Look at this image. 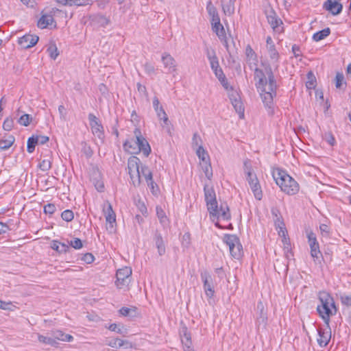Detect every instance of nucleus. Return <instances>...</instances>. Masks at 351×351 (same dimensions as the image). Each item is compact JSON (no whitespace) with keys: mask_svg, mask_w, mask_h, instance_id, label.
I'll list each match as a JSON object with an SVG mask.
<instances>
[{"mask_svg":"<svg viewBox=\"0 0 351 351\" xmlns=\"http://www.w3.org/2000/svg\"><path fill=\"white\" fill-rule=\"evenodd\" d=\"M82 152L86 155L87 158H90L93 156V152L90 147L87 145L86 143L83 142L82 143Z\"/></svg>","mask_w":351,"mask_h":351,"instance_id":"864d4df0","label":"nucleus"},{"mask_svg":"<svg viewBox=\"0 0 351 351\" xmlns=\"http://www.w3.org/2000/svg\"><path fill=\"white\" fill-rule=\"evenodd\" d=\"M47 52L51 59L56 60L59 55L58 48L55 44L51 45L48 49Z\"/></svg>","mask_w":351,"mask_h":351,"instance_id":"79ce46f5","label":"nucleus"},{"mask_svg":"<svg viewBox=\"0 0 351 351\" xmlns=\"http://www.w3.org/2000/svg\"><path fill=\"white\" fill-rule=\"evenodd\" d=\"M38 339L40 342L43 343L45 344L50 345L55 348H58L59 346V343L56 341L55 337H45L43 335H38Z\"/></svg>","mask_w":351,"mask_h":351,"instance_id":"2f4dec72","label":"nucleus"},{"mask_svg":"<svg viewBox=\"0 0 351 351\" xmlns=\"http://www.w3.org/2000/svg\"><path fill=\"white\" fill-rule=\"evenodd\" d=\"M341 0H326L323 4V9L328 11L332 15L339 14L343 10V5Z\"/></svg>","mask_w":351,"mask_h":351,"instance_id":"4468645a","label":"nucleus"},{"mask_svg":"<svg viewBox=\"0 0 351 351\" xmlns=\"http://www.w3.org/2000/svg\"><path fill=\"white\" fill-rule=\"evenodd\" d=\"M51 167V163L49 160L44 159L39 163V167L42 171H48Z\"/></svg>","mask_w":351,"mask_h":351,"instance_id":"13d9d810","label":"nucleus"},{"mask_svg":"<svg viewBox=\"0 0 351 351\" xmlns=\"http://www.w3.org/2000/svg\"><path fill=\"white\" fill-rule=\"evenodd\" d=\"M69 247L71 246L74 249L79 250L83 247L82 240L79 238H75L69 243Z\"/></svg>","mask_w":351,"mask_h":351,"instance_id":"603ef678","label":"nucleus"},{"mask_svg":"<svg viewBox=\"0 0 351 351\" xmlns=\"http://www.w3.org/2000/svg\"><path fill=\"white\" fill-rule=\"evenodd\" d=\"M159 99L157 97H154L153 99V107L157 114L158 117L163 121L162 125L164 127L169 124V121L164 108L162 106H159Z\"/></svg>","mask_w":351,"mask_h":351,"instance_id":"f3484780","label":"nucleus"},{"mask_svg":"<svg viewBox=\"0 0 351 351\" xmlns=\"http://www.w3.org/2000/svg\"><path fill=\"white\" fill-rule=\"evenodd\" d=\"M205 53L209 62L212 61L213 60H215L216 58H218L216 55L215 49H210L207 46L205 48Z\"/></svg>","mask_w":351,"mask_h":351,"instance_id":"09e8293b","label":"nucleus"},{"mask_svg":"<svg viewBox=\"0 0 351 351\" xmlns=\"http://www.w3.org/2000/svg\"><path fill=\"white\" fill-rule=\"evenodd\" d=\"M82 260L87 264H90L94 261L95 257L91 253H86L83 255Z\"/></svg>","mask_w":351,"mask_h":351,"instance_id":"338daca9","label":"nucleus"},{"mask_svg":"<svg viewBox=\"0 0 351 351\" xmlns=\"http://www.w3.org/2000/svg\"><path fill=\"white\" fill-rule=\"evenodd\" d=\"M201 278L203 282L205 294L209 298H213L215 293V290L211 276L207 271L202 272Z\"/></svg>","mask_w":351,"mask_h":351,"instance_id":"ddd939ff","label":"nucleus"},{"mask_svg":"<svg viewBox=\"0 0 351 351\" xmlns=\"http://www.w3.org/2000/svg\"><path fill=\"white\" fill-rule=\"evenodd\" d=\"M200 165L206 177L210 180L213 177V169L210 161L204 163L200 162Z\"/></svg>","mask_w":351,"mask_h":351,"instance_id":"e433bc0d","label":"nucleus"},{"mask_svg":"<svg viewBox=\"0 0 351 351\" xmlns=\"http://www.w3.org/2000/svg\"><path fill=\"white\" fill-rule=\"evenodd\" d=\"M51 248L59 253H66L70 250V247L68 244L61 243L56 240L52 241Z\"/></svg>","mask_w":351,"mask_h":351,"instance_id":"c85d7f7f","label":"nucleus"},{"mask_svg":"<svg viewBox=\"0 0 351 351\" xmlns=\"http://www.w3.org/2000/svg\"><path fill=\"white\" fill-rule=\"evenodd\" d=\"M273 177L281 190L287 195H293L299 191L298 183L285 171L277 169L273 172Z\"/></svg>","mask_w":351,"mask_h":351,"instance_id":"7ed1b4c3","label":"nucleus"},{"mask_svg":"<svg viewBox=\"0 0 351 351\" xmlns=\"http://www.w3.org/2000/svg\"><path fill=\"white\" fill-rule=\"evenodd\" d=\"M180 336L182 343L187 348V351H193L190 348L192 344L191 334L186 327L182 328Z\"/></svg>","mask_w":351,"mask_h":351,"instance_id":"bb28decb","label":"nucleus"},{"mask_svg":"<svg viewBox=\"0 0 351 351\" xmlns=\"http://www.w3.org/2000/svg\"><path fill=\"white\" fill-rule=\"evenodd\" d=\"M328 330H326L322 328H319L317 329L318 332V338H317V343L321 348L326 347L330 340L331 339V330L330 326H328Z\"/></svg>","mask_w":351,"mask_h":351,"instance_id":"a211bd4d","label":"nucleus"},{"mask_svg":"<svg viewBox=\"0 0 351 351\" xmlns=\"http://www.w3.org/2000/svg\"><path fill=\"white\" fill-rule=\"evenodd\" d=\"M13 126L14 121L12 118H7L3 123V128L6 131H10Z\"/></svg>","mask_w":351,"mask_h":351,"instance_id":"bf43d9fd","label":"nucleus"},{"mask_svg":"<svg viewBox=\"0 0 351 351\" xmlns=\"http://www.w3.org/2000/svg\"><path fill=\"white\" fill-rule=\"evenodd\" d=\"M257 308L260 309V317L258 318V322L265 323L267 320L266 314L264 313L263 305L261 302H259L257 304Z\"/></svg>","mask_w":351,"mask_h":351,"instance_id":"3c124183","label":"nucleus"},{"mask_svg":"<svg viewBox=\"0 0 351 351\" xmlns=\"http://www.w3.org/2000/svg\"><path fill=\"white\" fill-rule=\"evenodd\" d=\"M213 217H221L223 220H229L231 217L229 208L226 204H221L220 208H217L216 215H210Z\"/></svg>","mask_w":351,"mask_h":351,"instance_id":"5701e85b","label":"nucleus"},{"mask_svg":"<svg viewBox=\"0 0 351 351\" xmlns=\"http://www.w3.org/2000/svg\"><path fill=\"white\" fill-rule=\"evenodd\" d=\"M267 22L275 32L280 33L283 31V23L278 16L271 18Z\"/></svg>","mask_w":351,"mask_h":351,"instance_id":"b1692460","label":"nucleus"},{"mask_svg":"<svg viewBox=\"0 0 351 351\" xmlns=\"http://www.w3.org/2000/svg\"><path fill=\"white\" fill-rule=\"evenodd\" d=\"M161 60L168 73H171L176 71V62L169 53H164L162 55Z\"/></svg>","mask_w":351,"mask_h":351,"instance_id":"6ab92c4d","label":"nucleus"},{"mask_svg":"<svg viewBox=\"0 0 351 351\" xmlns=\"http://www.w3.org/2000/svg\"><path fill=\"white\" fill-rule=\"evenodd\" d=\"M123 148L131 154H137V139L136 138L128 139L123 143Z\"/></svg>","mask_w":351,"mask_h":351,"instance_id":"cd10ccee","label":"nucleus"},{"mask_svg":"<svg viewBox=\"0 0 351 351\" xmlns=\"http://www.w3.org/2000/svg\"><path fill=\"white\" fill-rule=\"evenodd\" d=\"M38 144L35 136L33 135L27 139V151L29 153L34 152L36 145Z\"/></svg>","mask_w":351,"mask_h":351,"instance_id":"58836bf2","label":"nucleus"},{"mask_svg":"<svg viewBox=\"0 0 351 351\" xmlns=\"http://www.w3.org/2000/svg\"><path fill=\"white\" fill-rule=\"evenodd\" d=\"M307 239L311 249V256L313 258L314 261L320 262V258H323V256L319 250V245L315 234L312 231L307 232Z\"/></svg>","mask_w":351,"mask_h":351,"instance_id":"9b49d317","label":"nucleus"},{"mask_svg":"<svg viewBox=\"0 0 351 351\" xmlns=\"http://www.w3.org/2000/svg\"><path fill=\"white\" fill-rule=\"evenodd\" d=\"M330 34V29L329 27H326L321 31L315 32L313 35V40L315 42H319Z\"/></svg>","mask_w":351,"mask_h":351,"instance_id":"7c9ffc66","label":"nucleus"},{"mask_svg":"<svg viewBox=\"0 0 351 351\" xmlns=\"http://www.w3.org/2000/svg\"><path fill=\"white\" fill-rule=\"evenodd\" d=\"M153 240L157 248L158 255L160 256H163L166 252V247L162 236L158 230L155 231Z\"/></svg>","mask_w":351,"mask_h":351,"instance_id":"aec40b11","label":"nucleus"},{"mask_svg":"<svg viewBox=\"0 0 351 351\" xmlns=\"http://www.w3.org/2000/svg\"><path fill=\"white\" fill-rule=\"evenodd\" d=\"M265 13L267 20H269L271 18H274L277 16L274 10L270 6L265 9Z\"/></svg>","mask_w":351,"mask_h":351,"instance_id":"69168bd1","label":"nucleus"},{"mask_svg":"<svg viewBox=\"0 0 351 351\" xmlns=\"http://www.w3.org/2000/svg\"><path fill=\"white\" fill-rule=\"evenodd\" d=\"M39 37L36 35L25 34L19 38L18 43L23 49H29L34 47L38 41Z\"/></svg>","mask_w":351,"mask_h":351,"instance_id":"2eb2a0df","label":"nucleus"},{"mask_svg":"<svg viewBox=\"0 0 351 351\" xmlns=\"http://www.w3.org/2000/svg\"><path fill=\"white\" fill-rule=\"evenodd\" d=\"M143 66H144V69H145V72L148 75H152V74L154 73V72H155L154 66L152 64H151L150 62H146Z\"/></svg>","mask_w":351,"mask_h":351,"instance_id":"774afa93","label":"nucleus"},{"mask_svg":"<svg viewBox=\"0 0 351 351\" xmlns=\"http://www.w3.org/2000/svg\"><path fill=\"white\" fill-rule=\"evenodd\" d=\"M196 154L202 163L210 161V157L208 152L204 149L203 146H199L196 150Z\"/></svg>","mask_w":351,"mask_h":351,"instance_id":"473e14b6","label":"nucleus"},{"mask_svg":"<svg viewBox=\"0 0 351 351\" xmlns=\"http://www.w3.org/2000/svg\"><path fill=\"white\" fill-rule=\"evenodd\" d=\"M266 43L267 45L268 51L269 54V57L271 59H278V53L275 48V45L272 41V39L270 36H268L266 40Z\"/></svg>","mask_w":351,"mask_h":351,"instance_id":"c756f323","label":"nucleus"},{"mask_svg":"<svg viewBox=\"0 0 351 351\" xmlns=\"http://www.w3.org/2000/svg\"><path fill=\"white\" fill-rule=\"evenodd\" d=\"M307 77L308 80L306 82V86L308 89H312L315 86V78L311 71L307 74Z\"/></svg>","mask_w":351,"mask_h":351,"instance_id":"a18cd8bd","label":"nucleus"},{"mask_svg":"<svg viewBox=\"0 0 351 351\" xmlns=\"http://www.w3.org/2000/svg\"><path fill=\"white\" fill-rule=\"evenodd\" d=\"M56 208L53 204H47L44 206V213L45 214L52 215L56 211Z\"/></svg>","mask_w":351,"mask_h":351,"instance_id":"e2e57ef3","label":"nucleus"},{"mask_svg":"<svg viewBox=\"0 0 351 351\" xmlns=\"http://www.w3.org/2000/svg\"><path fill=\"white\" fill-rule=\"evenodd\" d=\"M140 176L141 177L143 176L145 178L146 182L153 180L152 172L146 165L141 166Z\"/></svg>","mask_w":351,"mask_h":351,"instance_id":"f704fd0d","label":"nucleus"},{"mask_svg":"<svg viewBox=\"0 0 351 351\" xmlns=\"http://www.w3.org/2000/svg\"><path fill=\"white\" fill-rule=\"evenodd\" d=\"M235 111L239 114V117L243 119L244 117V106L241 99L234 100L231 102Z\"/></svg>","mask_w":351,"mask_h":351,"instance_id":"72a5a7b5","label":"nucleus"},{"mask_svg":"<svg viewBox=\"0 0 351 351\" xmlns=\"http://www.w3.org/2000/svg\"><path fill=\"white\" fill-rule=\"evenodd\" d=\"M208 14L211 16L212 29L217 35L222 36L223 32V26L220 22V18L217 9L209 1L207 5Z\"/></svg>","mask_w":351,"mask_h":351,"instance_id":"6e6552de","label":"nucleus"},{"mask_svg":"<svg viewBox=\"0 0 351 351\" xmlns=\"http://www.w3.org/2000/svg\"><path fill=\"white\" fill-rule=\"evenodd\" d=\"M88 118L93 134L99 140L101 143H104V130L100 120L93 113H89Z\"/></svg>","mask_w":351,"mask_h":351,"instance_id":"1a4fd4ad","label":"nucleus"},{"mask_svg":"<svg viewBox=\"0 0 351 351\" xmlns=\"http://www.w3.org/2000/svg\"><path fill=\"white\" fill-rule=\"evenodd\" d=\"M90 23L95 27H105L110 23V19L101 14H92L89 16Z\"/></svg>","mask_w":351,"mask_h":351,"instance_id":"dca6fc26","label":"nucleus"},{"mask_svg":"<svg viewBox=\"0 0 351 351\" xmlns=\"http://www.w3.org/2000/svg\"><path fill=\"white\" fill-rule=\"evenodd\" d=\"M147 184L149 187L152 194L157 195L159 193V187L158 184L154 181V179L147 182Z\"/></svg>","mask_w":351,"mask_h":351,"instance_id":"6e6d98bb","label":"nucleus"},{"mask_svg":"<svg viewBox=\"0 0 351 351\" xmlns=\"http://www.w3.org/2000/svg\"><path fill=\"white\" fill-rule=\"evenodd\" d=\"M318 300L320 304L317 306V311L327 326H329L330 317L336 315L338 311L334 298L329 293L322 291L318 293Z\"/></svg>","mask_w":351,"mask_h":351,"instance_id":"f03ea898","label":"nucleus"},{"mask_svg":"<svg viewBox=\"0 0 351 351\" xmlns=\"http://www.w3.org/2000/svg\"><path fill=\"white\" fill-rule=\"evenodd\" d=\"M140 162V159L134 156H130L128 160V173L130 174L132 183L134 186H138L141 182Z\"/></svg>","mask_w":351,"mask_h":351,"instance_id":"39448f33","label":"nucleus"},{"mask_svg":"<svg viewBox=\"0 0 351 351\" xmlns=\"http://www.w3.org/2000/svg\"><path fill=\"white\" fill-rule=\"evenodd\" d=\"M340 299L342 304L346 306H351V294L341 295Z\"/></svg>","mask_w":351,"mask_h":351,"instance_id":"0e129e2a","label":"nucleus"},{"mask_svg":"<svg viewBox=\"0 0 351 351\" xmlns=\"http://www.w3.org/2000/svg\"><path fill=\"white\" fill-rule=\"evenodd\" d=\"M71 3V6L77 5V6H82L87 5L90 4L91 0H70Z\"/></svg>","mask_w":351,"mask_h":351,"instance_id":"680f3d73","label":"nucleus"},{"mask_svg":"<svg viewBox=\"0 0 351 351\" xmlns=\"http://www.w3.org/2000/svg\"><path fill=\"white\" fill-rule=\"evenodd\" d=\"M32 120V117L29 114H24L21 115L19 119L18 123L23 126H28Z\"/></svg>","mask_w":351,"mask_h":351,"instance_id":"ea45409f","label":"nucleus"},{"mask_svg":"<svg viewBox=\"0 0 351 351\" xmlns=\"http://www.w3.org/2000/svg\"><path fill=\"white\" fill-rule=\"evenodd\" d=\"M103 211L105 214L106 221L111 227H113V223H116V215L110 203L107 202V205L104 206Z\"/></svg>","mask_w":351,"mask_h":351,"instance_id":"4be33fe9","label":"nucleus"},{"mask_svg":"<svg viewBox=\"0 0 351 351\" xmlns=\"http://www.w3.org/2000/svg\"><path fill=\"white\" fill-rule=\"evenodd\" d=\"M236 0H221L223 11L226 15H231L234 12V2Z\"/></svg>","mask_w":351,"mask_h":351,"instance_id":"393cba45","label":"nucleus"},{"mask_svg":"<svg viewBox=\"0 0 351 351\" xmlns=\"http://www.w3.org/2000/svg\"><path fill=\"white\" fill-rule=\"evenodd\" d=\"M156 215L161 223H165L167 221L165 211L160 207H156Z\"/></svg>","mask_w":351,"mask_h":351,"instance_id":"49530a36","label":"nucleus"},{"mask_svg":"<svg viewBox=\"0 0 351 351\" xmlns=\"http://www.w3.org/2000/svg\"><path fill=\"white\" fill-rule=\"evenodd\" d=\"M344 82V76L342 73H337L335 77V86L336 88H340Z\"/></svg>","mask_w":351,"mask_h":351,"instance_id":"4d7b16f0","label":"nucleus"},{"mask_svg":"<svg viewBox=\"0 0 351 351\" xmlns=\"http://www.w3.org/2000/svg\"><path fill=\"white\" fill-rule=\"evenodd\" d=\"M53 23H56L51 14H43L38 21V27L41 29H44L51 25Z\"/></svg>","mask_w":351,"mask_h":351,"instance_id":"a878e982","label":"nucleus"},{"mask_svg":"<svg viewBox=\"0 0 351 351\" xmlns=\"http://www.w3.org/2000/svg\"><path fill=\"white\" fill-rule=\"evenodd\" d=\"M245 56H246V62L248 64L250 68L251 69H253V66H256L258 64V58L250 45H247L245 48Z\"/></svg>","mask_w":351,"mask_h":351,"instance_id":"412c9836","label":"nucleus"},{"mask_svg":"<svg viewBox=\"0 0 351 351\" xmlns=\"http://www.w3.org/2000/svg\"><path fill=\"white\" fill-rule=\"evenodd\" d=\"M136 206L138 210L141 212V213L143 215H145L147 213V209L146 206L145 205L144 202L141 200L138 199L136 201Z\"/></svg>","mask_w":351,"mask_h":351,"instance_id":"5fc2aeb1","label":"nucleus"},{"mask_svg":"<svg viewBox=\"0 0 351 351\" xmlns=\"http://www.w3.org/2000/svg\"><path fill=\"white\" fill-rule=\"evenodd\" d=\"M228 91V97L230 100V102L234 101V100L241 99L237 90H234L232 86H230V90Z\"/></svg>","mask_w":351,"mask_h":351,"instance_id":"8fccbe9b","label":"nucleus"},{"mask_svg":"<svg viewBox=\"0 0 351 351\" xmlns=\"http://www.w3.org/2000/svg\"><path fill=\"white\" fill-rule=\"evenodd\" d=\"M264 70L257 67L254 69V80L256 88L261 91V96L265 106L268 108L269 113L273 114V100L276 96L277 84L272 68L268 63H262Z\"/></svg>","mask_w":351,"mask_h":351,"instance_id":"f257e3e1","label":"nucleus"},{"mask_svg":"<svg viewBox=\"0 0 351 351\" xmlns=\"http://www.w3.org/2000/svg\"><path fill=\"white\" fill-rule=\"evenodd\" d=\"M217 36L219 37V38L220 39V40L222 42L223 45L226 47L227 52L229 53L230 56H231V51L230 49V46L228 44V38L226 36L225 29H223V32L222 36L217 35Z\"/></svg>","mask_w":351,"mask_h":351,"instance_id":"de8ad7c7","label":"nucleus"},{"mask_svg":"<svg viewBox=\"0 0 351 351\" xmlns=\"http://www.w3.org/2000/svg\"><path fill=\"white\" fill-rule=\"evenodd\" d=\"M324 138L331 146H333L336 143L335 138L331 132H326Z\"/></svg>","mask_w":351,"mask_h":351,"instance_id":"052dcab7","label":"nucleus"},{"mask_svg":"<svg viewBox=\"0 0 351 351\" xmlns=\"http://www.w3.org/2000/svg\"><path fill=\"white\" fill-rule=\"evenodd\" d=\"M202 141L201 137L197 134V133H195L193 134V138H192V143H191L192 148L193 149L197 150V148L199 146H202Z\"/></svg>","mask_w":351,"mask_h":351,"instance_id":"37998d69","label":"nucleus"},{"mask_svg":"<svg viewBox=\"0 0 351 351\" xmlns=\"http://www.w3.org/2000/svg\"><path fill=\"white\" fill-rule=\"evenodd\" d=\"M134 133L135 138L137 139V154L141 152L145 157H147L152 151L149 143L142 136L141 132L138 128H136Z\"/></svg>","mask_w":351,"mask_h":351,"instance_id":"f8f14e48","label":"nucleus"},{"mask_svg":"<svg viewBox=\"0 0 351 351\" xmlns=\"http://www.w3.org/2000/svg\"><path fill=\"white\" fill-rule=\"evenodd\" d=\"M204 197L210 215H216L217 211V202L215 191L213 186L205 184L204 186Z\"/></svg>","mask_w":351,"mask_h":351,"instance_id":"0eeeda50","label":"nucleus"},{"mask_svg":"<svg viewBox=\"0 0 351 351\" xmlns=\"http://www.w3.org/2000/svg\"><path fill=\"white\" fill-rule=\"evenodd\" d=\"M61 217L66 222L71 221L74 218L73 212L71 210H65L62 213Z\"/></svg>","mask_w":351,"mask_h":351,"instance_id":"c03bdc74","label":"nucleus"},{"mask_svg":"<svg viewBox=\"0 0 351 351\" xmlns=\"http://www.w3.org/2000/svg\"><path fill=\"white\" fill-rule=\"evenodd\" d=\"M244 173L246 176V180L250 185L254 197L258 200L262 199L263 191L260 182L256 174L254 172L251 165L247 161L244 162Z\"/></svg>","mask_w":351,"mask_h":351,"instance_id":"20e7f679","label":"nucleus"},{"mask_svg":"<svg viewBox=\"0 0 351 351\" xmlns=\"http://www.w3.org/2000/svg\"><path fill=\"white\" fill-rule=\"evenodd\" d=\"M136 312V308L132 307V308H128V307H122L119 310L120 314H121L123 316H134V315Z\"/></svg>","mask_w":351,"mask_h":351,"instance_id":"a19ab883","label":"nucleus"},{"mask_svg":"<svg viewBox=\"0 0 351 351\" xmlns=\"http://www.w3.org/2000/svg\"><path fill=\"white\" fill-rule=\"evenodd\" d=\"M132 269L129 267L117 270L116 274L115 285L118 289H123L128 286L131 282Z\"/></svg>","mask_w":351,"mask_h":351,"instance_id":"9d476101","label":"nucleus"},{"mask_svg":"<svg viewBox=\"0 0 351 351\" xmlns=\"http://www.w3.org/2000/svg\"><path fill=\"white\" fill-rule=\"evenodd\" d=\"M121 342L120 338H107L105 340V344L108 346H110L112 348L119 349L120 348L119 343Z\"/></svg>","mask_w":351,"mask_h":351,"instance_id":"4c0bfd02","label":"nucleus"},{"mask_svg":"<svg viewBox=\"0 0 351 351\" xmlns=\"http://www.w3.org/2000/svg\"><path fill=\"white\" fill-rule=\"evenodd\" d=\"M223 241L229 247L231 256L239 259L243 254V247L240 243L239 238L234 234H225Z\"/></svg>","mask_w":351,"mask_h":351,"instance_id":"423d86ee","label":"nucleus"},{"mask_svg":"<svg viewBox=\"0 0 351 351\" xmlns=\"http://www.w3.org/2000/svg\"><path fill=\"white\" fill-rule=\"evenodd\" d=\"M14 137L13 136H9L7 139L0 140V149L7 150L14 143Z\"/></svg>","mask_w":351,"mask_h":351,"instance_id":"c9c22d12","label":"nucleus"}]
</instances>
